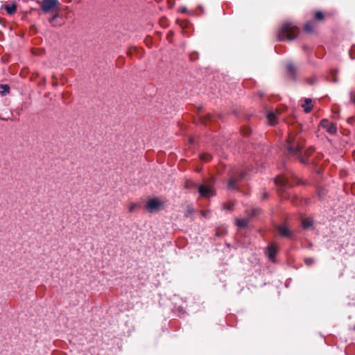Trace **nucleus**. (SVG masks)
<instances>
[{
	"instance_id": "nucleus-1",
	"label": "nucleus",
	"mask_w": 355,
	"mask_h": 355,
	"mask_svg": "<svg viewBox=\"0 0 355 355\" xmlns=\"http://www.w3.org/2000/svg\"><path fill=\"white\" fill-rule=\"evenodd\" d=\"M300 139L301 138L298 136H290L288 138L286 144L288 155L299 159L303 164H308L309 162L306 158L312 154L313 149L311 147L306 150H303L304 146Z\"/></svg>"
},
{
	"instance_id": "nucleus-2",
	"label": "nucleus",
	"mask_w": 355,
	"mask_h": 355,
	"mask_svg": "<svg viewBox=\"0 0 355 355\" xmlns=\"http://www.w3.org/2000/svg\"><path fill=\"white\" fill-rule=\"evenodd\" d=\"M299 31V28L293 23H284L277 33L278 40L292 41L297 37Z\"/></svg>"
},
{
	"instance_id": "nucleus-3",
	"label": "nucleus",
	"mask_w": 355,
	"mask_h": 355,
	"mask_svg": "<svg viewBox=\"0 0 355 355\" xmlns=\"http://www.w3.org/2000/svg\"><path fill=\"white\" fill-rule=\"evenodd\" d=\"M37 3L44 13L53 12L60 6V3L58 0H42L41 1H37Z\"/></svg>"
},
{
	"instance_id": "nucleus-4",
	"label": "nucleus",
	"mask_w": 355,
	"mask_h": 355,
	"mask_svg": "<svg viewBox=\"0 0 355 355\" xmlns=\"http://www.w3.org/2000/svg\"><path fill=\"white\" fill-rule=\"evenodd\" d=\"M293 175H279L275 178V183L279 186L282 189H285L287 187H291L295 185V184H298V181L296 180L295 181H293Z\"/></svg>"
},
{
	"instance_id": "nucleus-5",
	"label": "nucleus",
	"mask_w": 355,
	"mask_h": 355,
	"mask_svg": "<svg viewBox=\"0 0 355 355\" xmlns=\"http://www.w3.org/2000/svg\"><path fill=\"white\" fill-rule=\"evenodd\" d=\"M198 191L203 198H210L215 195L214 190L211 185L202 184L198 186Z\"/></svg>"
},
{
	"instance_id": "nucleus-6",
	"label": "nucleus",
	"mask_w": 355,
	"mask_h": 355,
	"mask_svg": "<svg viewBox=\"0 0 355 355\" xmlns=\"http://www.w3.org/2000/svg\"><path fill=\"white\" fill-rule=\"evenodd\" d=\"M320 126L331 135H334L337 132V127L336 124L330 122L328 119H322L320 121Z\"/></svg>"
},
{
	"instance_id": "nucleus-7",
	"label": "nucleus",
	"mask_w": 355,
	"mask_h": 355,
	"mask_svg": "<svg viewBox=\"0 0 355 355\" xmlns=\"http://www.w3.org/2000/svg\"><path fill=\"white\" fill-rule=\"evenodd\" d=\"M278 252L277 247L274 244L269 245L265 250V253L272 262L275 261V256Z\"/></svg>"
},
{
	"instance_id": "nucleus-8",
	"label": "nucleus",
	"mask_w": 355,
	"mask_h": 355,
	"mask_svg": "<svg viewBox=\"0 0 355 355\" xmlns=\"http://www.w3.org/2000/svg\"><path fill=\"white\" fill-rule=\"evenodd\" d=\"M162 205V202L156 199L152 198L148 200L146 203V209L150 211H153L154 210H158Z\"/></svg>"
},
{
	"instance_id": "nucleus-9",
	"label": "nucleus",
	"mask_w": 355,
	"mask_h": 355,
	"mask_svg": "<svg viewBox=\"0 0 355 355\" xmlns=\"http://www.w3.org/2000/svg\"><path fill=\"white\" fill-rule=\"evenodd\" d=\"M278 232L280 236L291 238L292 236V232L285 225H281L278 227Z\"/></svg>"
},
{
	"instance_id": "nucleus-10",
	"label": "nucleus",
	"mask_w": 355,
	"mask_h": 355,
	"mask_svg": "<svg viewBox=\"0 0 355 355\" xmlns=\"http://www.w3.org/2000/svg\"><path fill=\"white\" fill-rule=\"evenodd\" d=\"M286 69H287L288 73H289L291 77L294 80H297V75H296L297 74V68H296V67L292 62H288L286 64Z\"/></svg>"
},
{
	"instance_id": "nucleus-11",
	"label": "nucleus",
	"mask_w": 355,
	"mask_h": 355,
	"mask_svg": "<svg viewBox=\"0 0 355 355\" xmlns=\"http://www.w3.org/2000/svg\"><path fill=\"white\" fill-rule=\"evenodd\" d=\"M245 176V174L244 173H241L239 178H231L228 181V189H235V185L241 179L244 178Z\"/></svg>"
},
{
	"instance_id": "nucleus-12",
	"label": "nucleus",
	"mask_w": 355,
	"mask_h": 355,
	"mask_svg": "<svg viewBox=\"0 0 355 355\" xmlns=\"http://www.w3.org/2000/svg\"><path fill=\"white\" fill-rule=\"evenodd\" d=\"M3 8L6 10L8 15H12L15 14L17 10V5L15 3L6 4L4 5Z\"/></svg>"
},
{
	"instance_id": "nucleus-13",
	"label": "nucleus",
	"mask_w": 355,
	"mask_h": 355,
	"mask_svg": "<svg viewBox=\"0 0 355 355\" xmlns=\"http://www.w3.org/2000/svg\"><path fill=\"white\" fill-rule=\"evenodd\" d=\"M313 224V220L310 218H305L302 220V225L305 230L309 229L311 227H312Z\"/></svg>"
},
{
	"instance_id": "nucleus-14",
	"label": "nucleus",
	"mask_w": 355,
	"mask_h": 355,
	"mask_svg": "<svg viewBox=\"0 0 355 355\" xmlns=\"http://www.w3.org/2000/svg\"><path fill=\"white\" fill-rule=\"evenodd\" d=\"M304 31L307 33H311L315 28V23L314 21H311L305 24Z\"/></svg>"
},
{
	"instance_id": "nucleus-15",
	"label": "nucleus",
	"mask_w": 355,
	"mask_h": 355,
	"mask_svg": "<svg viewBox=\"0 0 355 355\" xmlns=\"http://www.w3.org/2000/svg\"><path fill=\"white\" fill-rule=\"evenodd\" d=\"M311 98H306L304 100V103L302 105V107L306 113H309L312 110V105H311Z\"/></svg>"
},
{
	"instance_id": "nucleus-16",
	"label": "nucleus",
	"mask_w": 355,
	"mask_h": 355,
	"mask_svg": "<svg viewBox=\"0 0 355 355\" xmlns=\"http://www.w3.org/2000/svg\"><path fill=\"white\" fill-rule=\"evenodd\" d=\"M249 223L248 218H236V225L240 227H246Z\"/></svg>"
},
{
	"instance_id": "nucleus-17",
	"label": "nucleus",
	"mask_w": 355,
	"mask_h": 355,
	"mask_svg": "<svg viewBox=\"0 0 355 355\" xmlns=\"http://www.w3.org/2000/svg\"><path fill=\"white\" fill-rule=\"evenodd\" d=\"M267 118L271 125H275L276 123L277 117L274 112H268L267 114Z\"/></svg>"
},
{
	"instance_id": "nucleus-18",
	"label": "nucleus",
	"mask_w": 355,
	"mask_h": 355,
	"mask_svg": "<svg viewBox=\"0 0 355 355\" xmlns=\"http://www.w3.org/2000/svg\"><path fill=\"white\" fill-rule=\"evenodd\" d=\"M1 88L3 89V91L1 92L2 96L8 94L10 92V87L8 85H1Z\"/></svg>"
},
{
	"instance_id": "nucleus-19",
	"label": "nucleus",
	"mask_w": 355,
	"mask_h": 355,
	"mask_svg": "<svg viewBox=\"0 0 355 355\" xmlns=\"http://www.w3.org/2000/svg\"><path fill=\"white\" fill-rule=\"evenodd\" d=\"M200 157L201 160L207 162V161L210 160L212 157L211 155L206 153V154L200 155Z\"/></svg>"
},
{
	"instance_id": "nucleus-20",
	"label": "nucleus",
	"mask_w": 355,
	"mask_h": 355,
	"mask_svg": "<svg viewBox=\"0 0 355 355\" xmlns=\"http://www.w3.org/2000/svg\"><path fill=\"white\" fill-rule=\"evenodd\" d=\"M315 19L320 21L324 19V14L321 11L316 12Z\"/></svg>"
},
{
	"instance_id": "nucleus-21",
	"label": "nucleus",
	"mask_w": 355,
	"mask_h": 355,
	"mask_svg": "<svg viewBox=\"0 0 355 355\" xmlns=\"http://www.w3.org/2000/svg\"><path fill=\"white\" fill-rule=\"evenodd\" d=\"M349 53L352 60L355 59V44L351 47Z\"/></svg>"
},
{
	"instance_id": "nucleus-22",
	"label": "nucleus",
	"mask_w": 355,
	"mask_h": 355,
	"mask_svg": "<svg viewBox=\"0 0 355 355\" xmlns=\"http://www.w3.org/2000/svg\"><path fill=\"white\" fill-rule=\"evenodd\" d=\"M193 211H194V210L191 206H187L186 216L189 217L190 215H191L193 213Z\"/></svg>"
},
{
	"instance_id": "nucleus-23",
	"label": "nucleus",
	"mask_w": 355,
	"mask_h": 355,
	"mask_svg": "<svg viewBox=\"0 0 355 355\" xmlns=\"http://www.w3.org/2000/svg\"><path fill=\"white\" fill-rule=\"evenodd\" d=\"M137 207H138V204H137V203H132V204H130V205L129 206V208H128L129 211L131 212V213L134 212L135 209Z\"/></svg>"
},
{
	"instance_id": "nucleus-24",
	"label": "nucleus",
	"mask_w": 355,
	"mask_h": 355,
	"mask_svg": "<svg viewBox=\"0 0 355 355\" xmlns=\"http://www.w3.org/2000/svg\"><path fill=\"white\" fill-rule=\"evenodd\" d=\"M55 13L49 19V22L53 23V21L60 16L59 12L57 10H55Z\"/></svg>"
},
{
	"instance_id": "nucleus-25",
	"label": "nucleus",
	"mask_w": 355,
	"mask_h": 355,
	"mask_svg": "<svg viewBox=\"0 0 355 355\" xmlns=\"http://www.w3.org/2000/svg\"><path fill=\"white\" fill-rule=\"evenodd\" d=\"M304 262L307 266H311L314 263V259L313 258H306Z\"/></svg>"
},
{
	"instance_id": "nucleus-26",
	"label": "nucleus",
	"mask_w": 355,
	"mask_h": 355,
	"mask_svg": "<svg viewBox=\"0 0 355 355\" xmlns=\"http://www.w3.org/2000/svg\"><path fill=\"white\" fill-rule=\"evenodd\" d=\"M261 210L259 209H253L252 210V214L253 216H257L260 213Z\"/></svg>"
},
{
	"instance_id": "nucleus-27",
	"label": "nucleus",
	"mask_w": 355,
	"mask_h": 355,
	"mask_svg": "<svg viewBox=\"0 0 355 355\" xmlns=\"http://www.w3.org/2000/svg\"><path fill=\"white\" fill-rule=\"evenodd\" d=\"M307 81L310 85H313L316 83L317 80L315 77H313L309 78Z\"/></svg>"
},
{
	"instance_id": "nucleus-28",
	"label": "nucleus",
	"mask_w": 355,
	"mask_h": 355,
	"mask_svg": "<svg viewBox=\"0 0 355 355\" xmlns=\"http://www.w3.org/2000/svg\"><path fill=\"white\" fill-rule=\"evenodd\" d=\"M250 130L249 128H245L243 130V134L245 135V136H248L250 135Z\"/></svg>"
},
{
	"instance_id": "nucleus-29",
	"label": "nucleus",
	"mask_w": 355,
	"mask_h": 355,
	"mask_svg": "<svg viewBox=\"0 0 355 355\" xmlns=\"http://www.w3.org/2000/svg\"><path fill=\"white\" fill-rule=\"evenodd\" d=\"M350 101H351L352 103L355 104V96H353V93L352 92L350 93Z\"/></svg>"
},
{
	"instance_id": "nucleus-30",
	"label": "nucleus",
	"mask_w": 355,
	"mask_h": 355,
	"mask_svg": "<svg viewBox=\"0 0 355 355\" xmlns=\"http://www.w3.org/2000/svg\"><path fill=\"white\" fill-rule=\"evenodd\" d=\"M211 116L210 114H207L206 120H209L211 119Z\"/></svg>"
},
{
	"instance_id": "nucleus-31",
	"label": "nucleus",
	"mask_w": 355,
	"mask_h": 355,
	"mask_svg": "<svg viewBox=\"0 0 355 355\" xmlns=\"http://www.w3.org/2000/svg\"><path fill=\"white\" fill-rule=\"evenodd\" d=\"M333 80H334V82H337V81H338V79H337V78H336V77H334Z\"/></svg>"
},
{
	"instance_id": "nucleus-32",
	"label": "nucleus",
	"mask_w": 355,
	"mask_h": 355,
	"mask_svg": "<svg viewBox=\"0 0 355 355\" xmlns=\"http://www.w3.org/2000/svg\"><path fill=\"white\" fill-rule=\"evenodd\" d=\"M263 198H267V193H265L263 194Z\"/></svg>"
},
{
	"instance_id": "nucleus-33",
	"label": "nucleus",
	"mask_w": 355,
	"mask_h": 355,
	"mask_svg": "<svg viewBox=\"0 0 355 355\" xmlns=\"http://www.w3.org/2000/svg\"><path fill=\"white\" fill-rule=\"evenodd\" d=\"M185 187L187 189L190 188L188 184H186Z\"/></svg>"
},
{
	"instance_id": "nucleus-34",
	"label": "nucleus",
	"mask_w": 355,
	"mask_h": 355,
	"mask_svg": "<svg viewBox=\"0 0 355 355\" xmlns=\"http://www.w3.org/2000/svg\"><path fill=\"white\" fill-rule=\"evenodd\" d=\"M226 209H230V207H225Z\"/></svg>"
},
{
	"instance_id": "nucleus-35",
	"label": "nucleus",
	"mask_w": 355,
	"mask_h": 355,
	"mask_svg": "<svg viewBox=\"0 0 355 355\" xmlns=\"http://www.w3.org/2000/svg\"><path fill=\"white\" fill-rule=\"evenodd\" d=\"M202 214H203V216H206V215H207V213H205V214H204V213L202 212Z\"/></svg>"
},
{
	"instance_id": "nucleus-36",
	"label": "nucleus",
	"mask_w": 355,
	"mask_h": 355,
	"mask_svg": "<svg viewBox=\"0 0 355 355\" xmlns=\"http://www.w3.org/2000/svg\"><path fill=\"white\" fill-rule=\"evenodd\" d=\"M202 214H203V216H206V215H207V213H205V214H204V213L202 212Z\"/></svg>"
}]
</instances>
